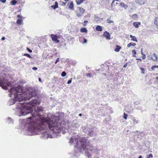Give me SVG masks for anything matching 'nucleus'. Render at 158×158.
<instances>
[{"label":"nucleus","mask_w":158,"mask_h":158,"mask_svg":"<svg viewBox=\"0 0 158 158\" xmlns=\"http://www.w3.org/2000/svg\"><path fill=\"white\" fill-rule=\"evenodd\" d=\"M127 65V63H126L123 66V67L126 68Z\"/></svg>","instance_id":"nucleus-49"},{"label":"nucleus","mask_w":158,"mask_h":158,"mask_svg":"<svg viewBox=\"0 0 158 158\" xmlns=\"http://www.w3.org/2000/svg\"><path fill=\"white\" fill-rule=\"evenodd\" d=\"M140 69H144L143 68L140 67Z\"/></svg>","instance_id":"nucleus-61"},{"label":"nucleus","mask_w":158,"mask_h":158,"mask_svg":"<svg viewBox=\"0 0 158 158\" xmlns=\"http://www.w3.org/2000/svg\"><path fill=\"white\" fill-rule=\"evenodd\" d=\"M17 3V2L15 0H13L10 2V4L12 5H15Z\"/></svg>","instance_id":"nucleus-22"},{"label":"nucleus","mask_w":158,"mask_h":158,"mask_svg":"<svg viewBox=\"0 0 158 158\" xmlns=\"http://www.w3.org/2000/svg\"><path fill=\"white\" fill-rule=\"evenodd\" d=\"M9 92L10 93L9 94L10 97H11L13 95L14 98V99H11L9 100L10 105L16 103L15 105L16 107L14 110L16 112V114L19 116L23 115H20V113H18L17 111L16 110L18 104L20 103L19 102L21 101H24L27 100H29L32 97L37 95L36 93L31 87H28L25 92H23L22 88L20 85L15 86L11 88L9 90ZM22 103L23 106L21 108H24V104L26 103L23 102Z\"/></svg>","instance_id":"nucleus-2"},{"label":"nucleus","mask_w":158,"mask_h":158,"mask_svg":"<svg viewBox=\"0 0 158 158\" xmlns=\"http://www.w3.org/2000/svg\"><path fill=\"white\" fill-rule=\"evenodd\" d=\"M82 14L81 13H80L79 12H77V16H78V17H80L82 16Z\"/></svg>","instance_id":"nucleus-32"},{"label":"nucleus","mask_w":158,"mask_h":158,"mask_svg":"<svg viewBox=\"0 0 158 158\" xmlns=\"http://www.w3.org/2000/svg\"><path fill=\"white\" fill-rule=\"evenodd\" d=\"M23 55L25 56H27V57H28L29 58H32V57L31 56V55H30L28 54H27V53L24 54Z\"/></svg>","instance_id":"nucleus-29"},{"label":"nucleus","mask_w":158,"mask_h":158,"mask_svg":"<svg viewBox=\"0 0 158 158\" xmlns=\"http://www.w3.org/2000/svg\"><path fill=\"white\" fill-rule=\"evenodd\" d=\"M156 68H157L158 69V65H154L153 66H152L151 68V69H155Z\"/></svg>","instance_id":"nucleus-31"},{"label":"nucleus","mask_w":158,"mask_h":158,"mask_svg":"<svg viewBox=\"0 0 158 158\" xmlns=\"http://www.w3.org/2000/svg\"><path fill=\"white\" fill-rule=\"evenodd\" d=\"M141 54H142V55H143L144 54H143V51H142V48L141 49Z\"/></svg>","instance_id":"nucleus-54"},{"label":"nucleus","mask_w":158,"mask_h":158,"mask_svg":"<svg viewBox=\"0 0 158 158\" xmlns=\"http://www.w3.org/2000/svg\"><path fill=\"white\" fill-rule=\"evenodd\" d=\"M99 25H98L96 27V30L97 31H99Z\"/></svg>","instance_id":"nucleus-47"},{"label":"nucleus","mask_w":158,"mask_h":158,"mask_svg":"<svg viewBox=\"0 0 158 158\" xmlns=\"http://www.w3.org/2000/svg\"><path fill=\"white\" fill-rule=\"evenodd\" d=\"M82 114H79V116H82Z\"/></svg>","instance_id":"nucleus-59"},{"label":"nucleus","mask_w":158,"mask_h":158,"mask_svg":"<svg viewBox=\"0 0 158 158\" xmlns=\"http://www.w3.org/2000/svg\"><path fill=\"white\" fill-rule=\"evenodd\" d=\"M86 75L88 77H90L92 75L90 73H87L86 74Z\"/></svg>","instance_id":"nucleus-34"},{"label":"nucleus","mask_w":158,"mask_h":158,"mask_svg":"<svg viewBox=\"0 0 158 158\" xmlns=\"http://www.w3.org/2000/svg\"><path fill=\"white\" fill-rule=\"evenodd\" d=\"M102 26H99V31H102Z\"/></svg>","instance_id":"nucleus-46"},{"label":"nucleus","mask_w":158,"mask_h":158,"mask_svg":"<svg viewBox=\"0 0 158 158\" xmlns=\"http://www.w3.org/2000/svg\"><path fill=\"white\" fill-rule=\"evenodd\" d=\"M98 17H97V18H96V16H95V19L96 20V21H98V20H96L97 19H98Z\"/></svg>","instance_id":"nucleus-60"},{"label":"nucleus","mask_w":158,"mask_h":158,"mask_svg":"<svg viewBox=\"0 0 158 158\" xmlns=\"http://www.w3.org/2000/svg\"><path fill=\"white\" fill-rule=\"evenodd\" d=\"M106 3L107 5H106V6H108V5H110V2H108L107 1H106Z\"/></svg>","instance_id":"nucleus-45"},{"label":"nucleus","mask_w":158,"mask_h":158,"mask_svg":"<svg viewBox=\"0 0 158 158\" xmlns=\"http://www.w3.org/2000/svg\"><path fill=\"white\" fill-rule=\"evenodd\" d=\"M106 1H107L108 2H109V1H110V0H106Z\"/></svg>","instance_id":"nucleus-62"},{"label":"nucleus","mask_w":158,"mask_h":158,"mask_svg":"<svg viewBox=\"0 0 158 158\" xmlns=\"http://www.w3.org/2000/svg\"><path fill=\"white\" fill-rule=\"evenodd\" d=\"M40 102L36 99H33L30 102L25 103L24 108L22 107V103H19L16 109L20 115H25L30 113L32 116L28 118L30 119V124L28 127L27 135H35L42 134V137L44 138H52V136L49 135L47 131L53 134H59L61 131H68L71 128L70 125H68L67 123L64 122H60L59 116H55L53 119L50 118H46L42 116L39 113L42 111L41 106H38L34 110L33 113V107L39 105Z\"/></svg>","instance_id":"nucleus-1"},{"label":"nucleus","mask_w":158,"mask_h":158,"mask_svg":"<svg viewBox=\"0 0 158 158\" xmlns=\"http://www.w3.org/2000/svg\"><path fill=\"white\" fill-rule=\"evenodd\" d=\"M59 58H57L55 62V63L56 64L59 61Z\"/></svg>","instance_id":"nucleus-41"},{"label":"nucleus","mask_w":158,"mask_h":158,"mask_svg":"<svg viewBox=\"0 0 158 158\" xmlns=\"http://www.w3.org/2000/svg\"><path fill=\"white\" fill-rule=\"evenodd\" d=\"M158 55L157 56L155 53H154L153 56L149 57L151 59L154 61H156L157 60Z\"/></svg>","instance_id":"nucleus-8"},{"label":"nucleus","mask_w":158,"mask_h":158,"mask_svg":"<svg viewBox=\"0 0 158 158\" xmlns=\"http://www.w3.org/2000/svg\"><path fill=\"white\" fill-rule=\"evenodd\" d=\"M58 4L57 2H55V6L56 7H57V8H58Z\"/></svg>","instance_id":"nucleus-37"},{"label":"nucleus","mask_w":158,"mask_h":158,"mask_svg":"<svg viewBox=\"0 0 158 158\" xmlns=\"http://www.w3.org/2000/svg\"><path fill=\"white\" fill-rule=\"evenodd\" d=\"M138 17V15L136 14H134L132 16V17L134 19L137 18Z\"/></svg>","instance_id":"nucleus-26"},{"label":"nucleus","mask_w":158,"mask_h":158,"mask_svg":"<svg viewBox=\"0 0 158 158\" xmlns=\"http://www.w3.org/2000/svg\"><path fill=\"white\" fill-rule=\"evenodd\" d=\"M72 79L71 78L67 82V84H69L71 83L72 82Z\"/></svg>","instance_id":"nucleus-35"},{"label":"nucleus","mask_w":158,"mask_h":158,"mask_svg":"<svg viewBox=\"0 0 158 158\" xmlns=\"http://www.w3.org/2000/svg\"><path fill=\"white\" fill-rule=\"evenodd\" d=\"M6 122L8 124H13L14 123V120L10 117H8L7 119Z\"/></svg>","instance_id":"nucleus-11"},{"label":"nucleus","mask_w":158,"mask_h":158,"mask_svg":"<svg viewBox=\"0 0 158 158\" xmlns=\"http://www.w3.org/2000/svg\"><path fill=\"white\" fill-rule=\"evenodd\" d=\"M132 56L134 57H136L135 54L136 53V51L134 49L132 50Z\"/></svg>","instance_id":"nucleus-23"},{"label":"nucleus","mask_w":158,"mask_h":158,"mask_svg":"<svg viewBox=\"0 0 158 158\" xmlns=\"http://www.w3.org/2000/svg\"><path fill=\"white\" fill-rule=\"evenodd\" d=\"M146 0H135V2L140 5L144 4Z\"/></svg>","instance_id":"nucleus-7"},{"label":"nucleus","mask_w":158,"mask_h":158,"mask_svg":"<svg viewBox=\"0 0 158 158\" xmlns=\"http://www.w3.org/2000/svg\"><path fill=\"white\" fill-rule=\"evenodd\" d=\"M154 23L156 26H158V17L156 18L155 19Z\"/></svg>","instance_id":"nucleus-21"},{"label":"nucleus","mask_w":158,"mask_h":158,"mask_svg":"<svg viewBox=\"0 0 158 158\" xmlns=\"http://www.w3.org/2000/svg\"><path fill=\"white\" fill-rule=\"evenodd\" d=\"M128 116V114H126L125 113H124L123 118L125 119H126L127 118V117Z\"/></svg>","instance_id":"nucleus-27"},{"label":"nucleus","mask_w":158,"mask_h":158,"mask_svg":"<svg viewBox=\"0 0 158 158\" xmlns=\"http://www.w3.org/2000/svg\"><path fill=\"white\" fill-rule=\"evenodd\" d=\"M119 6L121 7L124 8L125 9H127L128 7V6L127 5L125 4L123 2H120Z\"/></svg>","instance_id":"nucleus-12"},{"label":"nucleus","mask_w":158,"mask_h":158,"mask_svg":"<svg viewBox=\"0 0 158 158\" xmlns=\"http://www.w3.org/2000/svg\"><path fill=\"white\" fill-rule=\"evenodd\" d=\"M72 127H75V128H77L79 127V124L76 123H73L71 124Z\"/></svg>","instance_id":"nucleus-18"},{"label":"nucleus","mask_w":158,"mask_h":158,"mask_svg":"<svg viewBox=\"0 0 158 158\" xmlns=\"http://www.w3.org/2000/svg\"><path fill=\"white\" fill-rule=\"evenodd\" d=\"M103 36L105 37L106 39H110V35L109 32L107 31H105L103 33Z\"/></svg>","instance_id":"nucleus-6"},{"label":"nucleus","mask_w":158,"mask_h":158,"mask_svg":"<svg viewBox=\"0 0 158 158\" xmlns=\"http://www.w3.org/2000/svg\"><path fill=\"white\" fill-rule=\"evenodd\" d=\"M51 7L53 8L54 9H56V8H57V7H56L55 6V5H52L51 6Z\"/></svg>","instance_id":"nucleus-38"},{"label":"nucleus","mask_w":158,"mask_h":158,"mask_svg":"<svg viewBox=\"0 0 158 158\" xmlns=\"http://www.w3.org/2000/svg\"><path fill=\"white\" fill-rule=\"evenodd\" d=\"M130 37L132 38L131 40L133 41L136 42H137L138 41L136 37L131 35H130Z\"/></svg>","instance_id":"nucleus-14"},{"label":"nucleus","mask_w":158,"mask_h":158,"mask_svg":"<svg viewBox=\"0 0 158 158\" xmlns=\"http://www.w3.org/2000/svg\"><path fill=\"white\" fill-rule=\"evenodd\" d=\"M27 51L29 52L30 53H31L32 52V50H31L30 49H29V48H27Z\"/></svg>","instance_id":"nucleus-36"},{"label":"nucleus","mask_w":158,"mask_h":158,"mask_svg":"<svg viewBox=\"0 0 158 158\" xmlns=\"http://www.w3.org/2000/svg\"><path fill=\"white\" fill-rule=\"evenodd\" d=\"M121 47L118 45H117L114 50L116 52H118L121 49Z\"/></svg>","instance_id":"nucleus-15"},{"label":"nucleus","mask_w":158,"mask_h":158,"mask_svg":"<svg viewBox=\"0 0 158 158\" xmlns=\"http://www.w3.org/2000/svg\"><path fill=\"white\" fill-rule=\"evenodd\" d=\"M145 70H141V73L144 74L145 73Z\"/></svg>","instance_id":"nucleus-44"},{"label":"nucleus","mask_w":158,"mask_h":158,"mask_svg":"<svg viewBox=\"0 0 158 158\" xmlns=\"http://www.w3.org/2000/svg\"><path fill=\"white\" fill-rule=\"evenodd\" d=\"M69 0H64L65 1V2H68Z\"/></svg>","instance_id":"nucleus-63"},{"label":"nucleus","mask_w":158,"mask_h":158,"mask_svg":"<svg viewBox=\"0 0 158 158\" xmlns=\"http://www.w3.org/2000/svg\"><path fill=\"white\" fill-rule=\"evenodd\" d=\"M66 75V73L65 71H63L61 73V76L62 77H64Z\"/></svg>","instance_id":"nucleus-25"},{"label":"nucleus","mask_w":158,"mask_h":158,"mask_svg":"<svg viewBox=\"0 0 158 158\" xmlns=\"http://www.w3.org/2000/svg\"><path fill=\"white\" fill-rule=\"evenodd\" d=\"M68 8L70 10H73L74 9V5L73 2H71L69 3L68 6Z\"/></svg>","instance_id":"nucleus-10"},{"label":"nucleus","mask_w":158,"mask_h":158,"mask_svg":"<svg viewBox=\"0 0 158 158\" xmlns=\"http://www.w3.org/2000/svg\"><path fill=\"white\" fill-rule=\"evenodd\" d=\"M92 130H90V131H89L90 132L89 135H91V134H92L91 132H92Z\"/></svg>","instance_id":"nucleus-57"},{"label":"nucleus","mask_w":158,"mask_h":158,"mask_svg":"<svg viewBox=\"0 0 158 158\" xmlns=\"http://www.w3.org/2000/svg\"><path fill=\"white\" fill-rule=\"evenodd\" d=\"M77 10H78L79 11L81 12V13L82 14H83L84 12L85 11V10L83 8L80 7H77Z\"/></svg>","instance_id":"nucleus-16"},{"label":"nucleus","mask_w":158,"mask_h":158,"mask_svg":"<svg viewBox=\"0 0 158 158\" xmlns=\"http://www.w3.org/2000/svg\"><path fill=\"white\" fill-rule=\"evenodd\" d=\"M120 1H121V0H113V1L111 4V6L112 7V8L113 7V4L114 3V2L115 1H117L118 2H120Z\"/></svg>","instance_id":"nucleus-30"},{"label":"nucleus","mask_w":158,"mask_h":158,"mask_svg":"<svg viewBox=\"0 0 158 158\" xmlns=\"http://www.w3.org/2000/svg\"><path fill=\"white\" fill-rule=\"evenodd\" d=\"M138 158H142V157L141 156H140Z\"/></svg>","instance_id":"nucleus-58"},{"label":"nucleus","mask_w":158,"mask_h":158,"mask_svg":"<svg viewBox=\"0 0 158 158\" xmlns=\"http://www.w3.org/2000/svg\"><path fill=\"white\" fill-rule=\"evenodd\" d=\"M88 23V21H85L84 22V23H83V25L84 26H85L87 23Z\"/></svg>","instance_id":"nucleus-42"},{"label":"nucleus","mask_w":158,"mask_h":158,"mask_svg":"<svg viewBox=\"0 0 158 158\" xmlns=\"http://www.w3.org/2000/svg\"><path fill=\"white\" fill-rule=\"evenodd\" d=\"M51 36L53 41H55L56 43H59L60 42L59 40L57 39V36L56 35L51 34Z\"/></svg>","instance_id":"nucleus-5"},{"label":"nucleus","mask_w":158,"mask_h":158,"mask_svg":"<svg viewBox=\"0 0 158 158\" xmlns=\"http://www.w3.org/2000/svg\"><path fill=\"white\" fill-rule=\"evenodd\" d=\"M136 60H139V61H141V59L140 58H137L136 59Z\"/></svg>","instance_id":"nucleus-53"},{"label":"nucleus","mask_w":158,"mask_h":158,"mask_svg":"<svg viewBox=\"0 0 158 158\" xmlns=\"http://www.w3.org/2000/svg\"><path fill=\"white\" fill-rule=\"evenodd\" d=\"M39 81L40 82H42V80H41V78H39Z\"/></svg>","instance_id":"nucleus-52"},{"label":"nucleus","mask_w":158,"mask_h":158,"mask_svg":"<svg viewBox=\"0 0 158 158\" xmlns=\"http://www.w3.org/2000/svg\"><path fill=\"white\" fill-rule=\"evenodd\" d=\"M107 23H112L114 22L113 21L110 20V18H108L107 19Z\"/></svg>","instance_id":"nucleus-28"},{"label":"nucleus","mask_w":158,"mask_h":158,"mask_svg":"<svg viewBox=\"0 0 158 158\" xmlns=\"http://www.w3.org/2000/svg\"><path fill=\"white\" fill-rule=\"evenodd\" d=\"M140 23L139 22H134L133 23V25L136 28L139 27V26L140 25Z\"/></svg>","instance_id":"nucleus-9"},{"label":"nucleus","mask_w":158,"mask_h":158,"mask_svg":"<svg viewBox=\"0 0 158 158\" xmlns=\"http://www.w3.org/2000/svg\"><path fill=\"white\" fill-rule=\"evenodd\" d=\"M6 1V0H0V2H1L3 3H5Z\"/></svg>","instance_id":"nucleus-48"},{"label":"nucleus","mask_w":158,"mask_h":158,"mask_svg":"<svg viewBox=\"0 0 158 158\" xmlns=\"http://www.w3.org/2000/svg\"><path fill=\"white\" fill-rule=\"evenodd\" d=\"M80 31L81 32L85 33L87 32V30L86 28L82 27L80 29Z\"/></svg>","instance_id":"nucleus-17"},{"label":"nucleus","mask_w":158,"mask_h":158,"mask_svg":"<svg viewBox=\"0 0 158 158\" xmlns=\"http://www.w3.org/2000/svg\"><path fill=\"white\" fill-rule=\"evenodd\" d=\"M132 119L133 121L134 122V123H135L136 124L138 123L139 120L137 119H136L135 118H133Z\"/></svg>","instance_id":"nucleus-24"},{"label":"nucleus","mask_w":158,"mask_h":158,"mask_svg":"<svg viewBox=\"0 0 158 158\" xmlns=\"http://www.w3.org/2000/svg\"><path fill=\"white\" fill-rule=\"evenodd\" d=\"M85 138H79L72 137L71 138L69 143L71 144L75 142L76 144L75 145V151L76 152H78L82 153L85 149V155L88 158H91L92 153L98 154V150L95 147L92 148L86 142Z\"/></svg>","instance_id":"nucleus-3"},{"label":"nucleus","mask_w":158,"mask_h":158,"mask_svg":"<svg viewBox=\"0 0 158 158\" xmlns=\"http://www.w3.org/2000/svg\"><path fill=\"white\" fill-rule=\"evenodd\" d=\"M23 23L22 18H19L17 21L16 23L19 25H21Z\"/></svg>","instance_id":"nucleus-13"},{"label":"nucleus","mask_w":158,"mask_h":158,"mask_svg":"<svg viewBox=\"0 0 158 158\" xmlns=\"http://www.w3.org/2000/svg\"><path fill=\"white\" fill-rule=\"evenodd\" d=\"M32 69H37V68H36V67H33L32 68Z\"/></svg>","instance_id":"nucleus-55"},{"label":"nucleus","mask_w":158,"mask_h":158,"mask_svg":"<svg viewBox=\"0 0 158 158\" xmlns=\"http://www.w3.org/2000/svg\"><path fill=\"white\" fill-rule=\"evenodd\" d=\"M116 4H119V3H117V2H116Z\"/></svg>","instance_id":"nucleus-64"},{"label":"nucleus","mask_w":158,"mask_h":158,"mask_svg":"<svg viewBox=\"0 0 158 158\" xmlns=\"http://www.w3.org/2000/svg\"><path fill=\"white\" fill-rule=\"evenodd\" d=\"M5 38L4 37H2L1 38V40H5Z\"/></svg>","instance_id":"nucleus-51"},{"label":"nucleus","mask_w":158,"mask_h":158,"mask_svg":"<svg viewBox=\"0 0 158 158\" xmlns=\"http://www.w3.org/2000/svg\"><path fill=\"white\" fill-rule=\"evenodd\" d=\"M136 45V44L135 43L131 42L127 44V46L129 48L131 47V46H135Z\"/></svg>","instance_id":"nucleus-19"},{"label":"nucleus","mask_w":158,"mask_h":158,"mask_svg":"<svg viewBox=\"0 0 158 158\" xmlns=\"http://www.w3.org/2000/svg\"><path fill=\"white\" fill-rule=\"evenodd\" d=\"M154 83H155L156 84L158 85V81H156L154 82Z\"/></svg>","instance_id":"nucleus-50"},{"label":"nucleus","mask_w":158,"mask_h":158,"mask_svg":"<svg viewBox=\"0 0 158 158\" xmlns=\"http://www.w3.org/2000/svg\"><path fill=\"white\" fill-rule=\"evenodd\" d=\"M10 83L7 81V79L5 78H0V86L4 89H7V87L10 86Z\"/></svg>","instance_id":"nucleus-4"},{"label":"nucleus","mask_w":158,"mask_h":158,"mask_svg":"<svg viewBox=\"0 0 158 158\" xmlns=\"http://www.w3.org/2000/svg\"><path fill=\"white\" fill-rule=\"evenodd\" d=\"M84 1V0H77L76 1L77 4V5H80Z\"/></svg>","instance_id":"nucleus-20"},{"label":"nucleus","mask_w":158,"mask_h":158,"mask_svg":"<svg viewBox=\"0 0 158 158\" xmlns=\"http://www.w3.org/2000/svg\"><path fill=\"white\" fill-rule=\"evenodd\" d=\"M17 17L18 18H19L22 19L23 18V17L22 16H21L20 15H17Z\"/></svg>","instance_id":"nucleus-43"},{"label":"nucleus","mask_w":158,"mask_h":158,"mask_svg":"<svg viewBox=\"0 0 158 158\" xmlns=\"http://www.w3.org/2000/svg\"><path fill=\"white\" fill-rule=\"evenodd\" d=\"M153 157V155L152 154H149L147 156V158H150Z\"/></svg>","instance_id":"nucleus-33"},{"label":"nucleus","mask_w":158,"mask_h":158,"mask_svg":"<svg viewBox=\"0 0 158 158\" xmlns=\"http://www.w3.org/2000/svg\"><path fill=\"white\" fill-rule=\"evenodd\" d=\"M156 81H158V77H156Z\"/></svg>","instance_id":"nucleus-56"},{"label":"nucleus","mask_w":158,"mask_h":158,"mask_svg":"<svg viewBox=\"0 0 158 158\" xmlns=\"http://www.w3.org/2000/svg\"><path fill=\"white\" fill-rule=\"evenodd\" d=\"M142 55L143 56L142 57V59H143V60L145 59L146 57V56L144 54L143 55Z\"/></svg>","instance_id":"nucleus-40"},{"label":"nucleus","mask_w":158,"mask_h":158,"mask_svg":"<svg viewBox=\"0 0 158 158\" xmlns=\"http://www.w3.org/2000/svg\"><path fill=\"white\" fill-rule=\"evenodd\" d=\"M87 40L86 39H84V41L83 42V43L84 44H85V43H87Z\"/></svg>","instance_id":"nucleus-39"}]
</instances>
